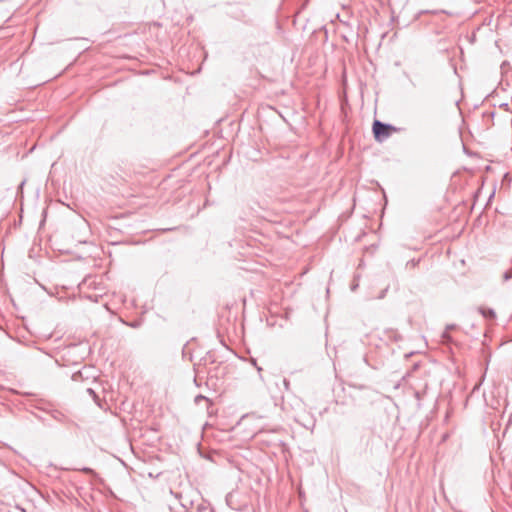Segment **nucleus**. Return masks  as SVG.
I'll return each instance as SVG.
<instances>
[{
  "instance_id": "1",
  "label": "nucleus",
  "mask_w": 512,
  "mask_h": 512,
  "mask_svg": "<svg viewBox=\"0 0 512 512\" xmlns=\"http://www.w3.org/2000/svg\"><path fill=\"white\" fill-rule=\"evenodd\" d=\"M372 131L374 138L378 142L386 140L393 132H397L398 129L391 124L383 123L379 120L373 122Z\"/></svg>"
},
{
  "instance_id": "2",
  "label": "nucleus",
  "mask_w": 512,
  "mask_h": 512,
  "mask_svg": "<svg viewBox=\"0 0 512 512\" xmlns=\"http://www.w3.org/2000/svg\"><path fill=\"white\" fill-rule=\"evenodd\" d=\"M478 311L485 319L495 320L496 318V313L491 308L479 307Z\"/></svg>"
},
{
  "instance_id": "3",
  "label": "nucleus",
  "mask_w": 512,
  "mask_h": 512,
  "mask_svg": "<svg viewBox=\"0 0 512 512\" xmlns=\"http://www.w3.org/2000/svg\"><path fill=\"white\" fill-rule=\"evenodd\" d=\"M194 402L196 405H200L201 402H205L207 409L212 405L211 400L203 395H197L194 399Z\"/></svg>"
},
{
  "instance_id": "4",
  "label": "nucleus",
  "mask_w": 512,
  "mask_h": 512,
  "mask_svg": "<svg viewBox=\"0 0 512 512\" xmlns=\"http://www.w3.org/2000/svg\"><path fill=\"white\" fill-rule=\"evenodd\" d=\"M87 394L93 399V401L99 406V407H102L101 406V403H100V398L99 396L96 394V392L92 389V388H88L86 390Z\"/></svg>"
},
{
  "instance_id": "5",
  "label": "nucleus",
  "mask_w": 512,
  "mask_h": 512,
  "mask_svg": "<svg viewBox=\"0 0 512 512\" xmlns=\"http://www.w3.org/2000/svg\"><path fill=\"white\" fill-rule=\"evenodd\" d=\"M512 278V269H509L503 274V281H508Z\"/></svg>"
},
{
  "instance_id": "6",
  "label": "nucleus",
  "mask_w": 512,
  "mask_h": 512,
  "mask_svg": "<svg viewBox=\"0 0 512 512\" xmlns=\"http://www.w3.org/2000/svg\"><path fill=\"white\" fill-rule=\"evenodd\" d=\"M81 471H83V472H84V473H86V474L95 475L94 470H93V469H91V468H88V467H84V468H82V469H81Z\"/></svg>"
},
{
  "instance_id": "7",
  "label": "nucleus",
  "mask_w": 512,
  "mask_h": 512,
  "mask_svg": "<svg viewBox=\"0 0 512 512\" xmlns=\"http://www.w3.org/2000/svg\"><path fill=\"white\" fill-rule=\"evenodd\" d=\"M442 339H443V341H447V342L450 340V336H449L447 330L445 332H443Z\"/></svg>"
},
{
  "instance_id": "8",
  "label": "nucleus",
  "mask_w": 512,
  "mask_h": 512,
  "mask_svg": "<svg viewBox=\"0 0 512 512\" xmlns=\"http://www.w3.org/2000/svg\"><path fill=\"white\" fill-rule=\"evenodd\" d=\"M387 291H388V287H387V288H385V289L381 292V294H380L379 298H380V299L384 298V296H385V294H386V292H387Z\"/></svg>"
},
{
  "instance_id": "9",
  "label": "nucleus",
  "mask_w": 512,
  "mask_h": 512,
  "mask_svg": "<svg viewBox=\"0 0 512 512\" xmlns=\"http://www.w3.org/2000/svg\"><path fill=\"white\" fill-rule=\"evenodd\" d=\"M453 327H454L453 325H451V326H447V329H446V330L448 331L449 329H452Z\"/></svg>"
}]
</instances>
